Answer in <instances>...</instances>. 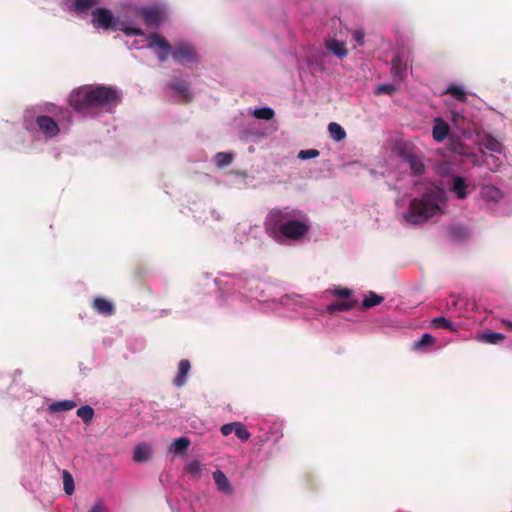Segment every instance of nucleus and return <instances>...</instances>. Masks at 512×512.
I'll return each mask as SVG.
<instances>
[{
    "mask_svg": "<svg viewBox=\"0 0 512 512\" xmlns=\"http://www.w3.org/2000/svg\"><path fill=\"white\" fill-rule=\"evenodd\" d=\"M223 303L235 310L273 311L281 316L301 315L313 317L315 314L305 312L310 301L299 295H285L277 300L274 288L246 273L239 275L221 274L213 279Z\"/></svg>",
    "mask_w": 512,
    "mask_h": 512,
    "instance_id": "obj_1",
    "label": "nucleus"
},
{
    "mask_svg": "<svg viewBox=\"0 0 512 512\" xmlns=\"http://www.w3.org/2000/svg\"><path fill=\"white\" fill-rule=\"evenodd\" d=\"M170 55L175 62L181 65L195 62L198 59L195 48L188 43H180L176 45L174 49L171 48L168 57Z\"/></svg>",
    "mask_w": 512,
    "mask_h": 512,
    "instance_id": "obj_9",
    "label": "nucleus"
},
{
    "mask_svg": "<svg viewBox=\"0 0 512 512\" xmlns=\"http://www.w3.org/2000/svg\"><path fill=\"white\" fill-rule=\"evenodd\" d=\"M101 3L102 0H70V2H64V6L69 12L86 14Z\"/></svg>",
    "mask_w": 512,
    "mask_h": 512,
    "instance_id": "obj_11",
    "label": "nucleus"
},
{
    "mask_svg": "<svg viewBox=\"0 0 512 512\" xmlns=\"http://www.w3.org/2000/svg\"><path fill=\"white\" fill-rule=\"evenodd\" d=\"M403 163L408 166L414 176L421 175L424 172V163L416 155L407 154L403 157Z\"/></svg>",
    "mask_w": 512,
    "mask_h": 512,
    "instance_id": "obj_20",
    "label": "nucleus"
},
{
    "mask_svg": "<svg viewBox=\"0 0 512 512\" xmlns=\"http://www.w3.org/2000/svg\"><path fill=\"white\" fill-rule=\"evenodd\" d=\"M384 300V298L372 291H369L364 299H363V302H362V306L364 308H371V307H374L376 305H379L380 303H382Z\"/></svg>",
    "mask_w": 512,
    "mask_h": 512,
    "instance_id": "obj_32",
    "label": "nucleus"
},
{
    "mask_svg": "<svg viewBox=\"0 0 512 512\" xmlns=\"http://www.w3.org/2000/svg\"><path fill=\"white\" fill-rule=\"evenodd\" d=\"M447 203V193L439 187L426 190L419 197L411 199L407 206L404 200L396 201L402 218L411 225H419L432 217L442 215L447 208Z\"/></svg>",
    "mask_w": 512,
    "mask_h": 512,
    "instance_id": "obj_5",
    "label": "nucleus"
},
{
    "mask_svg": "<svg viewBox=\"0 0 512 512\" xmlns=\"http://www.w3.org/2000/svg\"><path fill=\"white\" fill-rule=\"evenodd\" d=\"M92 306L97 313L104 316H110L114 313L113 303L102 297L94 298Z\"/></svg>",
    "mask_w": 512,
    "mask_h": 512,
    "instance_id": "obj_21",
    "label": "nucleus"
},
{
    "mask_svg": "<svg viewBox=\"0 0 512 512\" xmlns=\"http://www.w3.org/2000/svg\"><path fill=\"white\" fill-rule=\"evenodd\" d=\"M480 197L485 202L498 203L503 198V192L495 185L484 184L480 187Z\"/></svg>",
    "mask_w": 512,
    "mask_h": 512,
    "instance_id": "obj_13",
    "label": "nucleus"
},
{
    "mask_svg": "<svg viewBox=\"0 0 512 512\" xmlns=\"http://www.w3.org/2000/svg\"><path fill=\"white\" fill-rule=\"evenodd\" d=\"M255 135H256L257 137H264V136H265V133H263V132H257V133H255Z\"/></svg>",
    "mask_w": 512,
    "mask_h": 512,
    "instance_id": "obj_49",
    "label": "nucleus"
},
{
    "mask_svg": "<svg viewBox=\"0 0 512 512\" xmlns=\"http://www.w3.org/2000/svg\"><path fill=\"white\" fill-rule=\"evenodd\" d=\"M165 11L162 7L154 5L148 7H138L133 10V15L129 19L136 20L142 26L145 23L148 27H157L164 20ZM143 29V27H141Z\"/></svg>",
    "mask_w": 512,
    "mask_h": 512,
    "instance_id": "obj_8",
    "label": "nucleus"
},
{
    "mask_svg": "<svg viewBox=\"0 0 512 512\" xmlns=\"http://www.w3.org/2000/svg\"><path fill=\"white\" fill-rule=\"evenodd\" d=\"M435 339L429 333H424L418 340L412 345V350L415 352H428L430 347L434 344Z\"/></svg>",
    "mask_w": 512,
    "mask_h": 512,
    "instance_id": "obj_23",
    "label": "nucleus"
},
{
    "mask_svg": "<svg viewBox=\"0 0 512 512\" xmlns=\"http://www.w3.org/2000/svg\"><path fill=\"white\" fill-rule=\"evenodd\" d=\"M248 111L257 119L262 120H271L275 113L274 110L270 107H262L257 109L249 108Z\"/></svg>",
    "mask_w": 512,
    "mask_h": 512,
    "instance_id": "obj_30",
    "label": "nucleus"
},
{
    "mask_svg": "<svg viewBox=\"0 0 512 512\" xmlns=\"http://www.w3.org/2000/svg\"><path fill=\"white\" fill-rule=\"evenodd\" d=\"M451 121L453 126L459 130L461 136L466 139L472 138L480 130L477 120L474 115L463 109H453L451 111Z\"/></svg>",
    "mask_w": 512,
    "mask_h": 512,
    "instance_id": "obj_7",
    "label": "nucleus"
},
{
    "mask_svg": "<svg viewBox=\"0 0 512 512\" xmlns=\"http://www.w3.org/2000/svg\"><path fill=\"white\" fill-rule=\"evenodd\" d=\"M328 131H329L331 138L333 140H335L336 142H340V141L344 140L346 137V132H345L344 128L336 122H331L328 125Z\"/></svg>",
    "mask_w": 512,
    "mask_h": 512,
    "instance_id": "obj_28",
    "label": "nucleus"
},
{
    "mask_svg": "<svg viewBox=\"0 0 512 512\" xmlns=\"http://www.w3.org/2000/svg\"><path fill=\"white\" fill-rule=\"evenodd\" d=\"M355 305L354 300H344L342 302L333 303L326 307V312L334 313L336 311H348Z\"/></svg>",
    "mask_w": 512,
    "mask_h": 512,
    "instance_id": "obj_31",
    "label": "nucleus"
},
{
    "mask_svg": "<svg viewBox=\"0 0 512 512\" xmlns=\"http://www.w3.org/2000/svg\"><path fill=\"white\" fill-rule=\"evenodd\" d=\"M53 110H49L56 119H53L50 116L46 115H38L35 118V123L33 124L29 120L28 114L24 116V127L28 131L34 130V125L37 130L44 136L45 139L55 138L60 133V125L69 127L72 118L71 113L67 109L58 108L54 105H51Z\"/></svg>",
    "mask_w": 512,
    "mask_h": 512,
    "instance_id": "obj_6",
    "label": "nucleus"
},
{
    "mask_svg": "<svg viewBox=\"0 0 512 512\" xmlns=\"http://www.w3.org/2000/svg\"><path fill=\"white\" fill-rule=\"evenodd\" d=\"M279 437H280V436H279L278 434H276V435H275V437H274V439H273V441H274V442H277V441H278V439H279Z\"/></svg>",
    "mask_w": 512,
    "mask_h": 512,
    "instance_id": "obj_51",
    "label": "nucleus"
},
{
    "mask_svg": "<svg viewBox=\"0 0 512 512\" xmlns=\"http://www.w3.org/2000/svg\"><path fill=\"white\" fill-rule=\"evenodd\" d=\"M190 441L186 437H179L173 441L171 444L169 451L176 455H183L186 453L189 447Z\"/></svg>",
    "mask_w": 512,
    "mask_h": 512,
    "instance_id": "obj_27",
    "label": "nucleus"
},
{
    "mask_svg": "<svg viewBox=\"0 0 512 512\" xmlns=\"http://www.w3.org/2000/svg\"><path fill=\"white\" fill-rule=\"evenodd\" d=\"M433 324L436 327L445 328L450 331H456L455 325L443 316L436 317L433 319Z\"/></svg>",
    "mask_w": 512,
    "mask_h": 512,
    "instance_id": "obj_37",
    "label": "nucleus"
},
{
    "mask_svg": "<svg viewBox=\"0 0 512 512\" xmlns=\"http://www.w3.org/2000/svg\"><path fill=\"white\" fill-rule=\"evenodd\" d=\"M62 477H63L64 491L67 495H71L74 492V488H75L74 479H73L72 475L67 470H63Z\"/></svg>",
    "mask_w": 512,
    "mask_h": 512,
    "instance_id": "obj_36",
    "label": "nucleus"
},
{
    "mask_svg": "<svg viewBox=\"0 0 512 512\" xmlns=\"http://www.w3.org/2000/svg\"><path fill=\"white\" fill-rule=\"evenodd\" d=\"M173 94L183 100L190 99L189 84L186 80H175L168 85Z\"/></svg>",
    "mask_w": 512,
    "mask_h": 512,
    "instance_id": "obj_18",
    "label": "nucleus"
},
{
    "mask_svg": "<svg viewBox=\"0 0 512 512\" xmlns=\"http://www.w3.org/2000/svg\"><path fill=\"white\" fill-rule=\"evenodd\" d=\"M212 217L214 219H219V215L217 213H215V212H212Z\"/></svg>",
    "mask_w": 512,
    "mask_h": 512,
    "instance_id": "obj_50",
    "label": "nucleus"
},
{
    "mask_svg": "<svg viewBox=\"0 0 512 512\" xmlns=\"http://www.w3.org/2000/svg\"><path fill=\"white\" fill-rule=\"evenodd\" d=\"M76 402L73 400H61L56 401L48 405L47 411L50 414H56L60 412L70 411L76 407Z\"/></svg>",
    "mask_w": 512,
    "mask_h": 512,
    "instance_id": "obj_25",
    "label": "nucleus"
},
{
    "mask_svg": "<svg viewBox=\"0 0 512 512\" xmlns=\"http://www.w3.org/2000/svg\"><path fill=\"white\" fill-rule=\"evenodd\" d=\"M505 157H506L505 152H503L502 155H499L496 153H489V154L484 153L483 154V164L490 171L495 172L500 168Z\"/></svg>",
    "mask_w": 512,
    "mask_h": 512,
    "instance_id": "obj_22",
    "label": "nucleus"
},
{
    "mask_svg": "<svg viewBox=\"0 0 512 512\" xmlns=\"http://www.w3.org/2000/svg\"><path fill=\"white\" fill-rule=\"evenodd\" d=\"M234 432H235L236 436L242 442H246L250 438V436H251V434L248 431L247 427L244 424H242L241 422L237 423Z\"/></svg>",
    "mask_w": 512,
    "mask_h": 512,
    "instance_id": "obj_38",
    "label": "nucleus"
},
{
    "mask_svg": "<svg viewBox=\"0 0 512 512\" xmlns=\"http://www.w3.org/2000/svg\"><path fill=\"white\" fill-rule=\"evenodd\" d=\"M65 2H70V0H65Z\"/></svg>",
    "mask_w": 512,
    "mask_h": 512,
    "instance_id": "obj_53",
    "label": "nucleus"
},
{
    "mask_svg": "<svg viewBox=\"0 0 512 512\" xmlns=\"http://www.w3.org/2000/svg\"><path fill=\"white\" fill-rule=\"evenodd\" d=\"M504 323H505V325H506L508 328L512 329V322H511V321L505 320V321H504Z\"/></svg>",
    "mask_w": 512,
    "mask_h": 512,
    "instance_id": "obj_48",
    "label": "nucleus"
},
{
    "mask_svg": "<svg viewBox=\"0 0 512 512\" xmlns=\"http://www.w3.org/2000/svg\"><path fill=\"white\" fill-rule=\"evenodd\" d=\"M505 338V335L500 332H483L476 336L477 341L486 343V344H498Z\"/></svg>",
    "mask_w": 512,
    "mask_h": 512,
    "instance_id": "obj_26",
    "label": "nucleus"
},
{
    "mask_svg": "<svg viewBox=\"0 0 512 512\" xmlns=\"http://www.w3.org/2000/svg\"><path fill=\"white\" fill-rule=\"evenodd\" d=\"M391 73L393 80L401 83L407 76V65L403 62L402 57L397 54L392 60Z\"/></svg>",
    "mask_w": 512,
    "mask_h": 512,
    "instance_id": "obj_15",
    "label": "nucleus"
},
{
    "mask_svg": "<svg viewBox=\"0 0 512 512\" xmlns=\"http://www.w3.org/2000/svg\"><path fill=\"white\" fill-rule=\"evenodd\" d=\"M121 100L117 89L104 85H83L69 94L70 107L84 118H93L99 111L112 113Z\"/></svg>",
    "mask_w": 512,
    "mask_h": 512,
    "instance_id": "obj_3",
    "label": "nucleus"
},
{
    "mask_svg": "<svg viewBox=\"0 0 512 512\" xmlns=\"http://www.w3.org/2000/svg\"><path fill=\"white\" fill-rule=\"evenodd\" d=\"M449 133V125L442 118L437 117L434 119L433 128H432V136L433 139L440 143L443 142Z\"/></svg>",
    "mask_w": 512,
    "mask_h": 512,
    "instance_id": "obj_14",
    "label": "nucleus"
},
{
    "mask_svg": "<svg viewBox=\"0 0 512 512\" xmlns=\"http://www.w3.org/2000/svg\"><path fill=\"white\" fill-rule=\"evenodd\" d=\"M76 414L79 418H81L86 424L90 423L93 416L94 410L89 405L81 406L77 409Z\"/></svg>",
    "mask_w": 512,
    "mask_h": 512,
    "instance_id": "obj_35",
    "label": "nucleus"
},
{
    "mask_svg": "<svg viewBox=\"0 0 512 512\" xmlns=\"http://www.w3.org/2000/svg\"><path fill=\"white\" fill-rule=\"evenodd\" d=\"M246 230H247V227L245 225H239L236 229V241L242 243L243 241L246 240Z\"/></svg>",
    "mask_w": 512,
    "mask_h": 512,
    "instance_id": "obj_43",
    "label": "nucleus"
},
{
    "mask_svg": "<svg viewBox=\"0 0 512 512\" xmlns=\"http://www.w3.org/2000/svg\"><path fill=\"white\" fill-rule=\"evenodd\" d=\"M400 83L397 81H394L392 83H382L379 84L376 89L375 93L377 95L386 94V95H392L398 88Z\"/></svg>",
    "mask_w": 512,
    "mask_h": 512,
    "instance_id": "obj_33",
    "label": "nucleus"
},
{
    "mask_svg": "<svg viewBox=\"0 0 512 512\" xmlns=\"http://www.w3.org/2000/svg\"><path fill=\"white\" fill-rule=\"evenodd\" d=\"M267 233L279 243L300 241L309 232L308 216L299 209L290 207L272 209L264 222Z\"/></svg>",
    "mask_w": 512,
    "mask_h": 512,
    "instance_id": "obj_4",
    "label": "nucleus"
},
{
    "mask_svg": "<svg viewBox=\"0 0 512 512\" xmlns=\"http://www.w3.org/2000/svg\"><path fill=\"white\" fill-rule=\"evenodd\" d=\"M445 94L451 95L454 99L458 101L466 100V91L462 86L451 84L444 91Z\"/></svg>",
    "mask_w": 512,
    "mask_h": 512,
    "instance_id": "obj_29",
    "label": "nucleus"
},
{
    "mask_svg": "<svg viewBox=\"0 0 512 512\" xmlns=\"http://www.w3.org/2000/svg\"><path fill=\"white\" fill-rule=\"evenodd\" d=\"M326 49L334 56L342 59L347 56L348 50L345 47V43L334 38H328L325 40Z\"/></svg>",
    "mask_w": 512,
    "mask_h": 512,
    "instance_id": "obj_16",
    "label": "nucleus"
},
{
    "mask_svg": "<svg viewBox=\"0 0 512 512\" xmlns=\"http://www.w3.org/2000/svg\"><path fill=\"white\" fill-rule=\"evenodd\" d=\"M152 445L149 443H140L135 446L133 451V460L137 463L147 462L152 457Z\"/></svg>",
    "mask_w": 512,
    "mask_h": 512,
    "instance_id": "obj_17",
    "label": "nucleus"
},
{
    "mask_svg": "<svg viewBox=\"0 0 512 512\" xmlns=\"http://www.w3.org/2000/svg\"><path fill=\"white\" fill-rule=\"evenodd\" d=\"M214 163L217 167L222 168L228 166L233 160V154L229 152H218L215 154Z\"/></svg>",
    "mask_w": 512,
    "mask_h": 512,
    "instance_id": "obj_34",
    "label": "nucleus"
},
{
    "mask_svg": "<svg viewBox=\"0 0 512 512\" xmlns=\"http://www.w3.org/2000/svg\"><path fill=\"white\" fill-rule=\"evenodd\" d=\"M270 440H271V438L268 435H266V434L258 436V443L260 445H263V444H265L266 442H268Z\"/></svg>",
    "mask_w": 512,
    "mask_h": 512,
    "instance_id": "obj_46",
    "label": "nucleus"
},
{
    "mask_svg": "<svg viewBox=\"0 0 512 512\" xmlns=\"http://www.w3.org/2000/svg\"><path fill=\"white\" fill-rule=\"evenodd\" d=\"M461 230H463V228L459 227V226H456V227L452 228V231H453L454 234H456L458 231H461Z\"/></svg>",
    "mask_w": 512,
    "mask_h": 512,
    "instance_id": "obj_47",
    "label": "nucleus"
},
{
    "mask_svg": "<svg viewBox=\"0 0 512 512\" xmlns=\"http://www.w3.org/2000/svg\"><path fill=\"white\" fill-rule=\"evenodd\" d=\"M88 512H105L103 503L101 501L95 502Z\"/></svg>",
    "mask_w": 512,
    "mask_h": 512,
    "instance_id": "obj_45",
    "label": "nucleus"
},
{
    "mask_svg": "<svg viewBox=\"0 0 512 512\" xmlns=\"http://www.w3.org/2000/svg\"><path fill=\"white\" fill-rule=\"evenodd\" d=\"M185 468L189 473L197 475L202 470V464L198 460H191L186 464Z\"/></svg>",
    "mask_w": 512,
    "mask_h": 512,
    "instance_id": "obj_41",
    "label": "nucleus"
},
{
    "mask_svg": "<svg viewBox=\"0 0 512 512\" xmlns=\"http://www.w3.org/2000/svg\"><path fill=\"white\" fill-rule=\"evenodd\" d=\"M190 362L187 359H182L178 364L177 375L173 380L176 387H182L187 382L188 374L190 372Z\"/></svg>",
    "mask_w": 512,
    "mask_h": 512,
    "instance_id": "obj_19",
    "label": "nucleus"
},
{
    "mask_svg": "<svg viewBox=\"0 0 512 512\" xmlns=\"http://www.w3.org/2000/svg\"><path fill=\"white\" fill-rule=\"evenodd\" d=\"M91 22L96 29L121 31L127 37L133 38L126 42L130 50L150 49L160 62L168 59L171 45L167 39L157 32L146 33L138 21L129 19L128 16L120 19L109 9L95 8L91 14Z\"/></svg>",
    "mask_w": 512,
    "mask_h": 512,
    "instance_id": "obj_2",
    "label": "nucleus"
},
{
    "mask_svg": "<svg viewBox=\"0 0 512 512\" xmlns=\"http://www.w3.org/2000/svg\"><path fill=\"white\" fill-rule=\"evenodd\" d=\"M468 188L469 186L464 177L458 175L452 177L449 190L455 194L457 199H466L469 195Z\"/></svg>",
    "mask_w": 512,
    "mask_h": 512,
    "instance_id": "obj_12",
    "label": "nucleus"
},
{
    "mask_svg": "<svg viewBox=\"0 0 512 512\" xmlns=\"http://www.w3.org/2000/svg\"><path fill=\"white\" fill-rule=\"evenodd\" d=\"M253 151H254V148H253V147H250V148H249V152H251V153H252Z\"/></svg>",
    "mask_w": 512,
    "mask_h": 512,
    "instance_id": "obj_52",
    "label": "nucleus"
},
{
    "mask_svg": "<svg viewBox=\"0 0 512 512\" xmlns=\"http://www.w3.org/2000/svg\"><path fill=\"white\" fill-rule=\"evenodd\" d=\"M318 156H319V151L317 149L301 150L298 153V158L301 160L313 159Z\"/></svg>",
    "mask_w": 512,
    "mask_h": 512,
    "instance_id": "obj_40",
    "label": "nucleus"
},
{
    "mask_svg": "<svg viewBox=\"0 0 512 512\" xmlns=\"http://www.w3.org/2000/svg\"><path fill=\"white\" fill-rule=\"evenodd\" d=\"M237 423H238V422H232V423L224 424V425L221 427V433H222L224 436H228V435H230L232 432H234V430H235V428H236Z\"/></svg>",
    "mask_w": 512,
    "mask_h": 512,
    "instance_id": "obj_44",
    "label": "nucleus"
},
{
    "mask_svg": "<svg viewBox=\"0 0 512 512\" xmlns=\"http://www.w3.org/2000/svg\"><path fill=\"white\" fill-rule=\"evenodd\" d=\"M330 292L338 297V298H342V299H345V300H350L349 297L351 296L352 294V291L348 288H343V287H335L333 288L332 290H330Z\"/></svg>",
    "mask_w": 512,
    "mask_h": 512,
    "instance_id": "obj_39",
    "label": "nucleus"
},
{
    "mask_svg": "<svg viewBox=\"0 0 512 512\" xmlns=\"http://www.w3.org/2000/svg\"><path fill=\"white\" fill-rule=\"evenodd\" d=\"M213 479H214V482L219 491H221L225 494L232 493V487H231L230 481L221 470H216L213 473Z\"/></svg>",
    "mask_w": 512,
    "mask_h": 512,
    "instance_id": "obj_24",
    "label": "nucleus"
},
{
    "mask_svg": "<svg viewBox=\"0 0 512 512\" xmlns=\"http://www.w3.org/2000/svg\"><path fill=\"white\" fill-rule=\"evenodd\" d=\"M351 35L358 46H363L365 44V33L362 29L353 30Z\"/></svg>",
    "mask_w": 512,
    "mask_h": 512,
    "instance_id": "obj_42",
    "label": "nucleus"
},
{
    "mask_svg": "<svg viewBox=\"0 0 512 512\" xmlns=\"http://www.w3.org/2000/svg\"><path fill=\"white\" fill-rule=\"evenodd\" d=\"M476 137L479 144L485 147L491 153H496L499 155L503 154L504 147L502 143L498 139L494 138L491 134L486 133L480 129L476 134Z\"/></svg>",
    "mask_w": 512,
    "mask_h": 512,
    "instance_id": "obj_10",
    "label": "nucleus"
}]
</instances>
